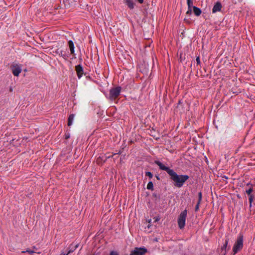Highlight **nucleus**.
I'll return each mask as SVG.
<instances>
[{
	"label": "nucleus",
	"mask_w": 255,
	"mask_h": 255,
	"mask_svg": "<svg viewBox=\"0 0 255 255\" xmlns=\"http://www.w3.org/2000/svg\"><path fill=\"white\" fill-rule=\"evenodd\" d=\"M137 1H138L140 3H142L143 2L144 0H137Z\"/></svg>",
	"instance_id": "obj_28"
},
{
	"label": "nucleus",
	"mask_w": 255,
	"mask_h": 255,
	"mask_svg": "<svg viewBox=\"0 0 255 255\" xmlns=\"http://www.w3.org/2000/svg\"><path fill=\"white\" fill-rule=\"evenodd\" d=\"M147 250L144 247L135 248L130 254V255H144Z\"/></svg>",
	"instance_id": "obj_6"
},
{
	"label": "nucleus",
	"mask_w": 255,
	"mask_h": 255,
	"mask_svg": "<svg viewBox=\"0 0 255 255\" xmlns=\"http://www.w3.org/2000/svg\"><path fill=\"white\" fill-rule=\"evenodd\" d=\"M187 3L188 5V10L186 13L187 14H191L192 13V7H193L192 0H187Z\"/></svg>",
	"instance_id": "obj_13"
},
{
	"label": "nucleus",
	"mask_w": 255,
	"mask_h": 255,
	"mask_svg": "<svg viewBox=\"0 0 255 255\" xmlns=\"http://www.w3.org/2000/svg\"><path fill=\"white\" fill-rule=\"evenodd\" d=\"M147 189L150 190H153V184L152 181H149L147 185Z\"/></svg>",
	"instance_id": "obj_16"
},
{
	"label": "nucleus",
	"mask_w": 255,
	"mask_h": 255,
	"mask_svg": "<svg viewBox=\"0 0 255 255\" xmlns=\"http://www.w3.org/2000/svg\"><path fill=\"white\" fill-rule=\"evenodd\" d=\"M196 61L197 62V64L198 65H200L201 64L200 59L199 56H197L196 58Z\"/></svg>",
	"instance_id": "obj_23"
},
{
	"label": "nucleus",
	"mask_w": 255,
	"mask_h": 255,
	"mask_svg": "<svg viewBox=\"0 0 255 255\" xmlns=\"http://www.w3.org/2000/svg\"><path fill=\"white\" fill-rule=\"evenodd\" d=\"M200 204V203L198 202L197 205H196V207H195V211H197L199 210Z\"/></svg>",
	"instance_id": "obj_25"
},
{
	"label": "nucleus",
	"mask_w": 255,
	"mask_h": 255,
	"mask_svg": "<svg viewBox=\"0 0 255 255\" xmlns=\"http://www.w3.org/2000/svg\"><path fill=\"white\" fill-rule=\"evenodd\" d=\"M124 2L130 9L134 8L135 3L133 0H124Z\"/></svg>",
	"instance_id": "obj_12"
},
{
	"label": "nucleus",
	"mask_w": 255,
	"mask_h": 255,
	"mask_svg": "<svg viewBox=\"0 0 255 255\" xmlns=\"http://www.w3.org/2000/svg\"><path fill=\"white\" fill-rule=\"evenodd\" d=\"M250 185H251V187H253V185L250 183H248L247 184V186H250Z\"/></svg>",
	"instance_id": "obj_30"
},
{
	"label": "nucleus",
	"mask_w": 255,
	"mask_h": 255,
	"mask_svg": "<svg viewBox=\"0 0 255 255\" xmlns=\"http://www.w3.org/2000/svg\"><path fill=\"white\" fill-rule=\"evenodd\" d=\"M75 118L74 114H70L68 118V126H71L72 125Z\"/></svg>",
	"instance_id": "obj_14"
},
{
	"label": "nucleus",
	"mask_w": 255,
	"mask_h": 255,
	"mask_svg": "<svg viewBox=\"0 0 255 255\" xmlns=\"http://www.w3.org/2000/svg\"><path fill=\"white\" fill-rule=\"evenodd\" d=\"M155 177H156V178H157V179L158 180H160V178L159 175H156Z\"/></svg>",
	"instance_id": "obj_27"
},
{
	"label": "nucleus",
	"mask_w": 255,
	"mask_h": 255,
	"mask_svg": "<svg viewBox=\"0 0 255 255\" xmlns=\"http://www.w3.org/2000/svg\"><path fill=\"white\" fill-rule=\"evenodd\" d=\"M12 74L15 76H18L22 71L21 66L18 64H13L10 66Z\"/></svg>",
	"instance_id": "obj_5"
},
{
	"label": "nucleus",
	"mask_w": 255,
	"mask_h": 255,
	"mask_svg": "<svg viewBox=\"0 0 255 255\" xmlns=\"http://www.w3.org/2000/svg\"><path fill=\"white\" fill-rule=\"evenodd\" d=\"M228 240H226L225 242V244H224V245L223 246V247H222V250H226L227 246H228Z\"/></svg>",
	"instance_id": "obj_19"
},
{
	"label": "nucleus",
	"mask_w": 255,
	"mask_h": 255,
	"mask_svg": "<svg viewBox=\"0 0 255 255\" xmlns=\"http://www.w3.org/2000/svg\"><path fill=\"white\" fill-rule=\"evenodd\" d=\"M222 7V5L220 1L216 2L212 8V12L215 13L220 11L221 10Z\"/></svg>",
	"instance_id": "obj_9"
},
{
	"label": "nucleus",
	"mask_w": 255,
	"mask_h": 255,
	"mask_svg": "<svg viewBox=\"0 0 255 255\" xmlns=\"http://www.w3.org/2000/svg\"><path fill=\"white\" fill-rule=\"evenodd\" d=\"M145 174L146 176H148L150 179H151L153 177V174L150 171L145 172Z\"/></svg>",
	"instance_id": "obj_18"
},
{
	"label": "nucleus",
	"mask_w": 255,
	"mask_h": 255,
	"mask_svg": "<svg viewBox=\"0 0 255 255\" xmlns=\"http://www.w3.org/2000/svg\"><path fill=\"white\" fill-rule=\"evenodd\" d=\"M254 198V196L253 195H250L249 197V203H253V200Z\"/></svg>",
	"instance_id": "obj_21"
},
{
	"label": "nucleus",
	"mask_w": 255,
	"mask_h": 255,
	"mask_svg": "<svg viewBox=\"0 0 255 255\" xmlns=\"http://www.w3.org/2000/svg\"><path fill=\"white\" fill-rule=\"evenodd\" d=\"M193 12L196 16H199L202 12L201 9L195 6H193Z\"/></svg>",
	"instance_id": "obj_15"
},
{
	"label": "nucleus",
	"mask_w": 255,
	"mask_h": 255,
	"mask_svg": "<svg viewBox=\"0 0 255 255\" xmlns=\"http://www.w3.org/2000/svg\"><path fill=\"white\" fill-rule=\"evenodd\" d=\"M68 46L69 47L71 54L75 55V53L74 44L73 42L71 40L68 41Z\"/></svg>",
	"instance_id": "obj_11"
},
{
	"label": "nucleus",
	"mask_w": 255,
	"mask_h": 255,
	"mask_svg": "<svg viewBox=\"0 0 255 255\" xmlns=\"http://www.w3.org/2000/svg\"><path fill=\"white\" fill-rule=\"evenodd\" d=\"M202 193L200 192L198 193V202L201 203V200H202Z\"/></svg>",
	"instance_id": "obj_22"
},
{
	"label": "nucleus",
	"mask_w": 255,
	"mask_h": 255,
	"mask_svg": "<svg viewBox=\"0 0 255 255\" xmlns=\"http://www.w3.org/2000/svg\"><path fill=\"white\" fill-rule=\"evenodd\" d=\"M252 204H253V203H250V204H249V208H250V209H251L252 208Z\"/></svg>",
	"instance_id": "obj_29"
},
{
	"label": "nucleus",
	"mask_w": 255,
	"mask_h": 255,
	"mask_svg": "<svg viewBox=\"0 0 255 255\" xmlns=\"http://www.w3.org/2000/svg\"><path fill=\"white\" fill-rule=\"evenodd\" d=\"M253 191V187H251L249 189L246 190V192L249 196H250V195H252L251 193Z\"/></svg>",
	"instance_id": "obj_17"
},
{
	"label": "nucleus",
	"mask_w": 255,
	"mask_h": 255,
	"mask_svg": "<svg viewBox=\"0 0 255 255\" xmlns=\"http://www.w3.org/2000/svg\"><path fill=\"white\" fill-rule=\"evenodd\" d=\"M65 138L68 139L70 137V134L69 133L65 134Z\"/></svg>",
	"instance_id": "obj_26"
},
{
	"label": "nucleus",
	"mask_w": 255,
	"mask_h": 255,
	"mask_svg": "<svg viewBox=\"0 0 255 255\" xmlns=\"http://www.w3.org/2000/svg\"><path fill=\"white\" fill-rule=\"evenodd\" d=\"M187 215V210H184L179 215L177 222L178 227L180 229H183L185 226L186 219Z\"/></svg>",
	"instance_id": "obj_3"
},
{
	"label": "nucleus",
	"mask_w": 255,
	"mask_h": 255,
	"mask_svg": "<svg viewBox=\"0 0 255 255\" xmlns=\"http://www.w3.org/2000/svg\"><path fill=\"white\" fill-rule=\"evenodd\" d=\"M110 255H119L117 251H112L110 252Z\"/></svg>",
	"instance_id": "obj_24"
},
{
	"label": "nucleus",
	"mask_w": 255,
	"mask_h": 255,
	"mask_svg": "<svg viewBox=\"0 0 255 255\" xmlns=\"http://www.w3.org/2000/svg\"><path fill=\"white\" fill-rule=\"evenodd\" d=\"M75 70L79 79H81L84 73V70L81 64H78L75 66Z\"/></svg>",
	"instance_id": "obj_8"
},
{
	"label": "nucleus",
	"mask_w": 255,
	"mask_h": 255,
	"mask_svg": "<svg viewBox=\"0 0 255 255\" xmlns=\"http://www.w3.org/2000/svg\"><path fill=\"white\" fill-rule=\"evenodd\" d=\"M28 253L31 254H33V253H34L35 252H34V251H32V250L28 249H27L25 251H22V253Z\"/></svg>",
	"instance_id": "obj_20"
},
{
	"label": "nucleus",
	"mask_w": 255,
	"mask_h": 255,
	"mask_svg": "<svg viewBox=\"0 0 255 255\" xmlns=\"http://www.w3.org/2000/svg\"><path fill=\"white\" fill-rule=\"evenodd\" d=\"M154 163L158 166L160 170L165 171L168 173L174 185L176 187L181 188L189 179L188 175L178 174L173 169L170 168L159 160H155Z\"/></svg>",
	"instance_id": "obj_1"
},
{
	"label": "nucleus",
	"mask_w": 255,
	"mask_h": 255,
	"mask_svg": "<svg viewBox=\"0 0 255 255\" xmlns=\"http://www.w3.org/2000/svg\"><path fill=\"white\" fill-rule=\"evenodd\" d=\"M243 242L244 236L242 234L240 233L233 247V255H235L242 250L244 247Z\"/></svg>",
	"instance_id": "obj_2"
},
{
	"label": "nucleus",
	"mask_w": 255,
	"mask_h": 255,
	"mask_svg": "<svg viewBox=\"0 0 255 255\" xmlns=\"http://www.w3.org/2000/svg\"><path fill=\"white\" fill-rule=\"evenodd\" d=\"M59 56L63 58L65 60H67L69 58V55L66 51L63 50H57L56 52Z\"/></svg>",
	"instance_id": "obj_10"
},
{
	"label": "nucleus",
	"mask_w": 255,
	"mask_h": 255,
	"mask_svg": "<svg viewBox=\"0 0 255 255\" xmlns=\"http://www.w3.org/2000/svg\"><path fill=\"white\" fill-rule=\"evenodd\" d=\"M121 92V87L118 86L111 89L110 90L109 99L111 100H116L120 95Z\"/></svg>",
	"instance_id": "obj_4"
},
{
	"label": "nucleus",
	"mask_w": 255,
	"mask_h": 255,
	"mask_svg": "<svg viewBox=\"0 0 255 255\" xmlns=\"http://www.w3.org/2000/svg\"><path fill=\"white\" fill-rule=\"evenodd\" d=\"M79 246L77 244L74 246L72 244H71L68 248L66 251H62L60 255H68L70 253H73Z\"/></svg>",
	"instance_id": "obj_7"
}]
</instances>
